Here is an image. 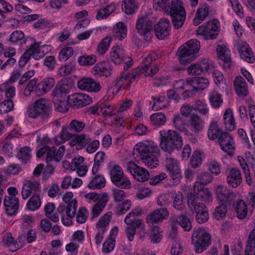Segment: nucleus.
<instances>
[{
	"mask_svg": "<svg viewBox=\"0 0 255 255\" xmlns=\"http://www.w3.org/2000/svg\"><path fill=\"white\" fill-rule=\"evenodd\" d=\"M227 182L229 186L236 188L242 182V178L240 171L235 168L231 169L230 174L227 177Z\"/></svg>",
	"mask_w": 255,
	"mask_h": 255,
	"instance_id": "nucleus-27",
	"label": "nucleus"
},
{
	"mask_svg": "<svg viewBox=\"0 0 255 255\" xmlns=\"http://www.w3.org/2000/svg\"><path fill=\"white\" fill-rule=\"evenodd\" d=\"M41 200L38 195H34L29 198L26 203L27 210L34 212L37 210L41 206Z\"/></svg>",
	"mask_w": 255,
	"mask_h": 255,
	"instance_id": "nucleus-40",
	"label": "nucleus"
},
{
	"mask_svg": "<svg viewBox=\"0 0 255 255\" xmlns=\"http://www.w3.org/2000/svg\"><path fill=\"white\" fill-rule=\"evenodd\" d=\"M34 51L33 59L38 60L52 50L49 45H40L39 43H35L31 45Z\"/></svg>",
	"mask_w": 255,
	"mask_h": 255,
	"instance_id": "nucleus-25",
	"label": "nucleus"
},
{
	"mask_svg": "<svg viewBox=\"0 0 255 255\" xmlns=\"http://www.w3.org/2000/svg\"><path fill=\"white\" fill-rule=\"evenodd\" d=\"M234 89L236 94L242 97H246L248 93L247 84L242 77H237L234 83Z\"/></svg>",
	"mask_w": 255,
	"mask_h": 255,
	"instance_id": "nucleus-30",
	"label": "nucleus"
},
{
	"mask_svg": "<svg viewBox=\"0 0 255 255\" xmlns=\"http://www.w3.org/2000/svg\"><path fill=\"white\" fill-rule=\"evenodd\" d=\"M169 212L165 208H160L155 210L148 215L146 218L147 223L150 226H153L169 216Z\"/></svg>",
	"mask_w": 255,
	"mask_h": 255,
	"instance_id": "nucleus-18",
	"label": "nucleus"
},
{
	"mask_svg": "<svg viewBox=\"0 0 255 255\" xmlns=\"http://www.w3.org/2000/svg\"><path fill=\"white\" fill-rule=\"evenodd\" d=\"M108 201V197L106 193H104L102 198L94 206L92 210V218H95L98 217L102 213L104 208L107 205Z\"/></svg>",
	"mask_w": 255,
	"mask_h": 255,
	"instance_id": "nucleus-32",
	"label": "nucleus"
},
{
	"mask_svg": "<svg viewBox=\"0 0 255 255\" xmlns=\"http://www.w3.org/2000/svg\"><path fill=\"white\" fill-rule=\"evenodd\" d=\"M203 153L199 150L194 151L190 160V164L193 168L199 167L203 162Z\"/></svg>",
	"mask_w": 255,
	"mask_h": 255,
	"instance_id": "nucleus-52",
	"label": "nucleus"
},
{
	"mask_svg": "<svg viewBox=\"0 0 255 255\" xmlns=\"http://www.w3.org/2000/svg\"><path fill=\"white\" fill-rule=\"evenodd\" d=\"M171 25L169 20L167 18H162L155 26V34L158 39H164L169 35Z\"/></svg>",
	"mask_w": 255,
	"mask_h": 255,
	"instance_id": "nucleus-15",
	"label": "nucleus"
},
{
	"mask_svg": "<svg viewBox=\"0 0 255 255\" xmlns=\"http://www.w3.org/2000/svg\"><path fill=\"white\" fill-rule=\"evenodd\" d=\"M112 213L108 212L103 216L96 224L97 228L99 229H105V227L107 226L111 219Z\"/></svg>",
	"mask_w": 255,
	"mask_h": 255,
	"instance_id": "nucleus-61",
	"label": "nucleus"
},
{
	"mask_svg": "<svg viewBox=\"0 0 255 255\" xmlns=\"http://www.w3.org/2000/svg\"><path fill=\"white\" fill-rule=\"evenodd\" d=\"M127 26L124 22H119L114 26L113 30V35L116 38L122 40L127 36Z\"/></svg>",
	"mask_w": 255,
	"mask_h": 255,
	"instance_id": "nucleus-39",
	"label": "nucleus"
},
{
	"mask_svg": "<svg viewBox=\"0 0 255 255\" xmlns=\"http://www.w3.org/2000/svg\"><path fill=\"white\" fill-rule=\"evenodd\" d=\"M64 81L60 80L56 85L53 91V99L54 102V108L56 111L59 112H63L64 105Z\"/></svg>",
	"mask_w": 255,
	"mask_h": 255,
	"instance_id": "nucleus-13",
	"label": "nucleus"
},
{
	"mask_svg": "<svg viewBox=\"0 0 255 255\" xmlns=\"http://www.w3.org/2000/svg\"><path fill=\"white\" fill-rule=\"evenodd\" d=\"M162 238V236L159 232V227L157 226H153L152 230L150 233L149 239L153 243H159Z\"/></svg>",
	"mask_w": 255,
	"mask_h": 255,
	"instance_id": "nucleus-63",
	"label": "nucleus"
},
{
	"mask_svg": "<svg viewBox=\"0 0 255 255\" xmlns=\"http://www.w3.org/2000/svg\"><path fill=\"white\" fill-rule=\"evenodd\" d=\"M217 51L219 58L223 61V67L224 69H230L231 59L230 55L227 53L225 47L218 45L217 47Z\"/></svg>",
	"mask_w": 255,
	"mask_h": 255,
	"instance_id": "nucleus-33",
	"label": "nucleus"
},
{
	"mask_svg": "<svg viewBox=\"0 0 255 255\" xmlns=\"http://www.w3.org/2000/svg\"><path fill=\"white\" fill-rule=\"evenodd\" d=\"M176 222L185 231H190L192 229V225L191 220L185 214H181L177 217Z\"/></svg>",
	"mask_w": 255,
	"mask_h": 255,
	"instance_id": "nucleus-45",
	"label": "nucleus"
},
{
	"mask_svg": "<svg viewBox=\"0 0 255 255\" xmlns=\"http://www.w3.org/2000/svg\"><path fill=\"white\" fill-rule=\"evenodd\" d=\"M133 151L134 154L135 152L139 154L141 159L151 168L156 167L158 165L157 157L159 154V149L157 145L150 143L136 144Z\"/></svg>",
	"mask_w": 255,
	"mask_h": 255,
	"instance_id": "nucleus-2",
	"label": "nucleus"
},
{
	"mask_svg": "<svg viewBox=\"0 0 255 255\" xmlns=\"http://www.w3.org/2000/svg\"><path fill=\"white\" fill-rule=\"evenodd\" d=\"M227 210V205L221 204L215 208L214 216L217 220L223 218L226 216Z\"/></svg>",
	"mask_w": 255,
	"mask_h": 255,
	"instance_id": "nucleus-62",
	"label": "nucleus"
},
{
	"mask_svg": "<svg viewBox=\"0 0 255 255\" xmlns=\"http://www.w3.org/2000/svg\"><path fill=\"white\" fill-rule=\"evenodd\" d=\"M93 100L88 95L76 93L67 97V105L74 109H78L92 103Z\"/></svg>",
	"mask_w": 255,
	"mask_h": 255,
	"instance_id": "nucleus-8",
	"label": "nucleus"
},
{
	"mask_svg": "<svg viewBox=\"0 0 255 255\" xmlns=\"http://www.w3.org/2000/svg\"><path fill=\"white\" fill-rule=\"evenodd\" d=\"M188 123L191 130L195 133H198L204 128V121L196 114H193L190 117Z\"/></svg>",
	"mask_w": 255,
	"mask_h": 255,
	"instance_id": "nucleus-26",
	"label": "nucleus"
},
{
	"mask_svg": "<svg viewBox=\"0 0 255 255\" xmlns=\"http://www.w3.org/2000/svg\"><path fill=\"white\" fill-rule=\"evenodd\" d=\"M3 205L6 214L9 216L15 214L19 208V200L16 196H6L3 200Z\"/></svg>",
	"mask_w": 255,
	"mask_h": 255,
	"instance_id": "nucleus-20",
	"label": "nucleus"
},
{
	"mask_svg": "<svg viewBox=\"0 0 255 255\" xmlns=\"http://www.w3.org/2000/svg\"><path fill=\"white\" fill-rule=\"evenodd\" d=\"M207 30L205 40L214 39L219 34L220 28L214 24H207Z\"/></svg>",
	"mask_w": 255,
	"mask_h": 255,
	"instance_id": "nucleus-55",
	"label": "nucleus"
},
{
	"mask_svg": "<svg viewBox=\"0 0 255 255\" xmlns=\"http://www.w3.org/2000/svg\"><path fill=\"white\" fill-rule=\"evenodd\" d=\"M209 101L211 106L215 109L219 108L223 103L221 95L215 91L210 94Z\"/></svg>",
	"mask_w": 255,
	"mask_h": 255,
	"instance_id": "nucleus-50",
	"label": "nucleus"
},
{
	"mask_svg": "<svg viewBox=\"0 0 255 255\" xmlns=\"http://www.w3.org/2000/svg\"><path fill=\"white\" fill-rule=\"evenodd\" d=\"M32 93L38 96H41L39 83H37V79L35 78L28 82L23 91V94L25 97L30 96Z\"/></svg>",
	"mask_w": 255,
	"mask_h": 255,
	"instance_id": "nucleus-34",
	"label": "nucleus"
},
{
	"mask_svg": "<svg viewBox=\"0 0 255 255\" xmlns=\"http://www.w3.org/2000/svg\"><path fill=\"white\" fill-rule=\"evenodd\" d=\"M34 51L31 46L20 57L18 64L20 67H24L31 57L33 58Z\"/></svg>",
	"mask_w": 255,
	"mask_h": 255,
	"instance_id": "nucleus-58",
	"label": "nucleus"
},
{
	"mask_svg": "<svg viewBox=\"0 0 255 255\" xmlns=\"http://www.w3.org/2000/svg\"><path fill=\"white\" fill-rule=\"evenodd\" d=\"M224 121L225 128L229 131H233L235 129L236 125L233 111L230 109H227L224 114Z\"/></svg>",
	"mask_w": 255,
	"mask_h": 255,
	"instance_id": "nucleus-36",
	"label": "nucleus"
},
{
	"mask_svg": "<svg viewBox=\"0 0 255 255\" xmlns=\"http://www.w3.org/2000/svg\"><path fill=\"white\" fill-rule=\"evenodd\" d=\"M39 184L30 181H25L21 190V196L23 199H27L32 193L38 191Z\"/></svg>",
	"mask_w": 255,
	"mask_h": 255,
	"instance_id": "nucleus-29",
	"label": "nucleus"
},
{
	"mask_svg": "<svg viewBox=\"0 0 255 255\" xmlns=\"http://www.w3.org/2000/svg\"><path fill=\"white\" fill-rule=\"evenodd\" d=\"M222 129L219 128L216 122H212L210 126L208 131V136L211 140L219 138L220 134L223 133Z\"/></svg>",
	"mask_w": 255,
	"mask_h": 255,
	"instance_id": "nucleus-48",
	"label": "nucleus"
},
{
	"mask_svg": "<svg viewBox=\"0 0 255 255\" xmlns=\"http://www.w3.org/2000/svg\"><path fill=\"white\" fill-rule=\"evenodd\" d=\"M218 141L221 149L227 152L229 155H233L234 153L235 143L232 135L224 131L222 133Z\"/></svg>",
	"mask_w": 255,
	"mask_h": 255,
	"instance_id": "nucleus-11",
	"label": "nucleus"
},
{
	"mask_svg": "<svg viewBox=\"0 0 255 255\" xmlns=\"http://www.w3.org/2000/svg\"><path fill=\"white\" fill-rule=\"evenodd\" d=\"M85 124L77 120H73L66 127H65V133H73L81 131L85 128Z\"/></svg>",
	"mask_w": 255,
	"mask_h": 255,
	"instance_id": "nucleus-35",
	"label": "nucleus"
},
{
	"mask_svg": "<svg viewBox=\"0 0 255 255\" xmlns=\"http://www.w3.org/2000/svg\"><path fill=\"white\" fill-rule=\"evenodd\" d=\"M110 177L113 183L122 189H129L131 185L129 180L124 175L122 168L114 165L110 170Z\"/></svg>",
	"mask_w": 255,
	"mask_h": 255,
	"instance_id": "nucleus-7",
	"label": "nucleus"
},
{
	"mask_svg": "<svg viewBox=\"0 0 255 255\" xmlns=\"http://www.w3.org/2000/svg\"><path fill=\"white\" fill-rule=\"evenodd\" d=\"M77 86L80 90L90 92H98L101 89L100 83L90 77L82 78L77 82Z\"/></svg>",
	"mask_w": 255,
	"mask_h": 255,
	"instance_id": "nucleus-17",
	"label": "nucleus"
},
{
	"mask_svg": "<svg viewBox=\"0 0 255 255\" xmlns=\"http://www.w3.org/2000/svg\"><path fill=\"white\" fill-rule=\"evenodd\" d=\"M78 61L81 66H90L96 63V57L94 55H84L79 57Z\"/></svg>",
	"mask_w": 255,
	"mask_h": 255,
	"instance_id": "nucleus-54",
	"label": "nucleus"
},
{
	"mask_svg": "<svg viewBox=\"0 0 255 255\" xmlns=\"http://www.w3.org/2000/svg\"><path fill=\"white\" fill-rule=\"evenodd\" d=\"M191 239L194 250L197 254H201L206 250L211 243V235L201 229L194 231Z\"/></svg>",
	"mask_w": 255,
	"mask_h": 255,
	"instance_id": "nucleus-5",
	"label": "nucleus"
},
{
	"mask_svg": "<svg viewBox=\"0 0 255 255\" xmlns=\"http://www.w3.org/2000/svg\"><path fill=\"white\" fill-rule=\"evenodd\" d=\"M55 207L53 203H48L44 206L45 216L54 222L59 221L58 214L55 212Z\"/></svg>",
	"mask_w": 255,
	"mask_h": 255,
	"instance_id": "nucleus-43",
	"label": "nucleus"
},
{
	"mask_svg": "<svg viewBox=\"0 0 255 255\" xmlns=\"http://www.w3.org/2000/svg\"><path fill=\"white\" fill-rule=\"evenodd\" d=\"M198 181L195 185H205L212 182L213 178L211 174L207 171L201 172L197 175Z\"/></svg>",
	"mask_w": 255,
	"mask_h": 255,
	"instance_id": "nucleus-51",
	"label": "nucleus"
},
{
	"mask_svg": "<svg viewBox=\"0 0 255 255\" xmlns=\"http://www.w3.org/2000/svg\"><path fill=\"white\" fill-rule=\"evenodd\" d=\"M112 68L109 61H102L97 63L93 68V72L95 75L108 77L112 74Z\"/></svg>",
	"mask_w": 255,
	"mask_h": 255,
	"instance_id": "nucleus-23",
	"label": "nucleus"
},
{
	"mask_svg": "<svg viewBox=\"0 0 255 255\" xmlns=\"http://www.w3.org/2000/svg\"><path fill=\"white\" fill-rule=\"evenodd\" d=\"M55 85V80L52 78H46L39 83L41 96L48 92Z\"/></svg>",
	"mask_w": 255,
	"mask_h": 255,
	"instance_id": "nucleus-47",
	"label": "nucleus"
},
{
	"mask_svg": "<svg viewBox=\"0 0 255 255\" xmlns=\"http://www.w3.org/2000/svg\"><path fill=\"white\" fill-rule=\"evenodd\" d=\"M133 176L134 178L139 182L147 181L149 178L148 171L146 169L140 167L133 174Z\"/></svg>",
	"mask_w": 255,
	"mask_h": 255,
	"instance_id": "nucleus-57",
	"label": "nucleus"
},
{
	"mask_svg": "<svg viewBox=\"0 0 255 255\" xmlns=\"http://www.w3.org/2000/svg\"><path fill=\"white\" fill-rule=\"evenodd\" d=\"M123 49L117 45L113 47L112 51L110 53L111 61L116 64H120L122 62H124L125 65L124 69H128L131 66L132 59L124 55Z\"/></svg>",
	"mask_w": 255,
	"mask_h": 255,
	"instance_id": "nucleus-10",
	"label": "nucleus"
},
{
	"mask_svg": "<svg viewBox=\"0 0 255 255\" xmlns=\"http://www.w3.org/2000/svg\"><path fill=\"white\" fill-rule=\"evenodd\" d=\"M51 111L52 107L48 101L45 98H40L34 102L33 108L27 111V115L33 119L41 117L45 119L49 117Z\"/></svg>",
	"mask_w": 255,
	"mask_h": 255,
	"instance_id": "nucleus-6",
	"label": "nucleus"
},
{
	"mask_svg": "<svg viewBox=\"0 0 255 255\" xmlns=\"http://www.w3.org/2000/svg\"><path fill=\"white\" fill-rule=\"evenodd\" d=\"M200 48V41L196 39L190 40L181 45L176 53L180 63L186 65L194 60Z\"/></svg>",
	"mask_w": 255,
	"mask_h": 255,
	"instance_id": "nucleus-4",
	"label": "nucleus"
},
{
	"mask_svg": "<svg viewBox=\"0 0 255 255\" xmlns=\"http://www.w3.org/2000/svg\"><path fill=\"white\" fill-rule=\"evenodd\" d=\"M23 241L21 236L19 237L18 241H14L11 234L6 233L3 237L2 243L3 245L8 248L10 251L14 252L23 246Z\"/></svg>",
	"mask_w": 255,
	"mask_h": 255,
	"instance_id": "nucleus-21",
	"label": "nucleus"
},
{
	"mask_svg": "<svg viewBox=\"0 0 255 255\" xmlns=\"http://www.w3.org/2000/svg\"><path fill=\"white\" fill-rule=\"evenodd\" d=\"M65 204L66 205H65V210L67 216L70 218H74L76 213L77 201L75 199H72L71 201L68 200V201L65 202Z\"/></svg>",
	"mask_w": 255,
	"mask_h": 255,
	"instance_id": "nucleus-44",
	"label": "nucleus"
},
{
	"mask_svg": "<svg viewBox=\"0 0 255 255\" xmlns=\"http://www.w3.org/2000/svg\"><path fill=\"white\" fill-rule=\"evenodd\" d=\"M69 145L73 147L76 145V149L80 150L85 147L91 141V138L85 134H76L73 133H65V141L68 140Z\"/></svg>",
	"mask_w": 255,
	"mask_h": 255,
	"instance_id": "nucleus-9",
	"label": "nucleus"
},
{
	"mask_svg": "<svg viewBox=\"0 0 255 255\" xmlns=\"http://www.w3.org/2000/svg\"><path fill=\"white\" fill-rule=\"evenodd\" d=\"M166 167L173 180L177 181L180 180L181 174L179 164L176 160L172 158H167Z\"/></svg>",
	"mask_w": 255,
	"mask_h": 255,
	"instance_id": "nucleus-22",
	"label": "nucleus"
},
{
	"mask_svg": "<svg viewBox=\"0 0 255 255\" xmlns=\"http://www.w3.org/2000/svg\"><path fill=\"white\" fill-rule=\"evenodd\" d=\"M209 10V6L206 3L199 7L196 13V17L193 19L194 24L197 26L200 24L208 15Z\"/></svg>",
	"mask_w": 255,
	"mask_h": 255,
	"instance_id": "nucleus-37",
	"label": "nucleus"
},
{
	"mask_svg": "<svg viewBox=\"0 0 255 255\" xmlns=\"http://www.w3.org/2000/svg\"><path fill=\"white\" fill-rule=\"evenodd\" d=\"M13 108V101L7 99L0 103V113L3 114L10 112Z\"/></svg>",
	"mask_w": 255,
	"mask_h": 255,
	"instance_id": "nucleus-64",
	"label": "nucleus"
},
{
	"mask_svg": "<svg viewBox=\"0 0 255 255\" xmlns=\"http://www.w3.org/2000/svg\"><path fill=\"white\" fill-rule=\"evenodd\" d=\"M135 0H124L122 3V10L127 14H132L138 8Z\"/></svg>",
	"mask_w": 255,
	"mask_h": 255,
	"instance_id": "nucleus-42",
	"label": "nucleus"
},
{
	"mask_svg": "<svg viewBox=\"0 0 255 255\" xmlns=\"http://www.w3.org/2000/svg\"><path fill=\"white\" fill-rule=\"evenodd\" d=\"M174 127L178 130L185 132L187 131L185 121L179 115H175L173 118Z\"/></svg>",
	"mask_w": 255,
	"mask_h": 255,
	"instance_id": "nucleus-60",
	"label": "nucleus"
},
{
	"mask_svg": "<svg viewBox=\"0 0 255 255\" xmlns=\"http://www.w3.org/2000/svg\"><path fill=\"white\" fill-rule=\"evenodd\" d=\"M160 147L164 151L171 153L175 149L179 150L183 146L182 136L176 131L168 130L160 132Z\"/></svg>",
	"mask_w": 255,
	"mask_h": 255,
	"instance_id": "nucleus-3",
	"label": "nucleus"
},
{
	"mask_svg": "<svg viewBox=\"0 0 255 255\" xmlns=\"http://www.w3.org/2000/svg\"><path fill=\"white\" fill-rule=\"evenodd\" d=\"M194 192L197 195V197L200 198L202 201L209 203L212 201V197L211 193L208 188L204 185H194Z\"/></svg>",
	"mask_w": 255,
	"mask_h": 255,
	"instance_id": "nucleus-28",
	"label": "nucleus"
},
{
	"mask_svg": "<svg viewBox=\"0 0 255 255\" xmlns=\"http://www.w3.org/2000/svg\"><path fill=\"white\" fill-rule=\"evenodd\" d=\"M134 225L137 229H139L137 232H136L137 235L138 236L139 239L141 241H143L147 233L143 220L141 219L135 220Z\"/></svg>",
	"mask_w": 255,
	"mask_h": 255,
	"instance_id": "nucleus-59",
	"label": "nucleus"
},
{
	"mask_svg": "<svg viewBox=\"0 0 255 255\" xmlns=\"http://www.w3.org/2000/svg\"><path fill=\"white\" fill-rule=\"evenodd\" d=\"M210 67L208 60H204L200 63L192 64L187 69L189 74L199 75L202 73L207 72Z\"/></svg>",
	"mask_w": 255,
	"mask_h": 255,
	"instance_id": "nucleus-24",
	"label": "nucleus"
},
{
	"mask_svg": "<svg viewBox=\"0 0 255 255\" xmlns=\"http://www.w3.org/2000/svg\"><path fill=\"white\" fill-rule=\"evenodd\" d=\"M112 40V38L110 36H107L102 39L99 44L97 51L100 55H103L107 51L108 47Z\"/></svg>",
	"mask_w": 255,
	"mask_h": 255,
	"instance_id": "nucleus-53",
	"label": "nucleus"
},
{
	"mask_svg": "<svg viewBox=\"0 0 255 255\" xmlns=\"http://www.w3.org/2000/svg\"><path fill=\"white\" fill-rule=\"evenodd\" d=\"M194 87L192 78H187L186 82L183 80H180L175 85V89L176 90H184L182 93L184 98H188L196 94L197 91L194 89Z\"/></svg>",
	"mask_w": 255,
	"mask_h": 255,
	"instance_id": "nucleus-12",
	"label": "nucleus"
},
{
	"mask_svg": "<svg viewBox=\"0 0 255 255\" xmlns=\"http://www.w3.org/2000/svg\"><path fill=\"white\" fill-rule=\"evenodd\" d=\"M193 79V84L194 89L197 91H202L206 89L209 85V81L207 79L200 77H194Z\"/></svg>",
	"mask_w": 255,
	"mask_h": 255,
	"instance_id": "nucleus-49",
	"label": "nucleus"
},
{
	"mask_svg": "<svg viewBox=\"0 0 255 255\" xmlns=\"http://www.w3.org/2000/svg\"><path fill=\"white\" fill-rule=\"evenodd\" d=\"M9 41L13 44L21 45L26 43V38L21 31L15 30L10 34Z\"/></svg>",
	"mask_w": 255,
	"mask_h": 255,
	"instance_id": "nucleus-46",
	"label": "nucleus"
},
{
	"mask_svg": "<svg viewBox=\"0 0 255 255\" xmlns=\"http://www.w3.org/2000/svg\"><path fill=\"white\" fill-rule=\"evenodd\" d=\"M237 49L241 57L249 63H253L255 60V56L249 45L245 41L239 40L237 43Z\"/></svg>",
	"mask_w": 255,
	"mask_h": 255,
	"instance_id": "nucleus-19",
	"label": "nucleus"
},
{
	"mask_svg": "<svg viewBox=\"0 0 255 255\" xmlns=\"http://www.w3.org/2000/svg\"><path fill=\"white\" fill-rule=\"evenodd\" d=\"M106 185V179L101 174L95 175L88 186L90 189H101Z\"/></svg>",
	"mask_w": 255,
	"mask_h": 255,
	"instance_id": "nucleus-38",
	"label": "nucleus"
},
{
	"mask_svg": "<svg viewBox=\"0 0 255 255\" xmlns=\"http://www.w3.org/2000/svg\"><path fill=\"white\" fill-rule=\"evenodd\" d=\"M150 119L151 123L157 126L163 125L166 121V117L162 113H154L151 115Z\"/></svg>",
	"mask_w": 255,
	"mask_h": 255,
	"instance_id": "nucleus-56",
	"label": "nucleus"
},
{
	"mask_svg": "<svg viewBox=\"0 0 255 255\" xmlns=\"http://www.w3.org/2000/svg\"><path fill=\"white\" fill-rule=\"evenodd\" d=\"M50 141V139L47 136L41 137L40 134L37 133L36 142L38 147L40 148L36 152V156L38 158H40L46 153V161L47 163L52 160L58 161L64 155V145H61L59 147L58 151L55 153V147L49 148L47 145Z\"/></svg>",
	"mask_w": 255,
	"mask_h": 255,
	"instance_id": "nucleus-1",
	"label": "nucleus"
},
{
	"mask_svg": "<svg viewBox=\"0 0 255 255\" xmlns=\"http://www.w3.org/2000/svg\"><path fill=\"white\" fill-rule=\"evenodd\" d=\"M235 211L237 217L240 219L245 218L248 210L246 203L242 199H238L235 204Z\"/></svg>",
	"mask_w": 255,
	"mask_h": 255,
	"instance_id": "nucleus-41",
	"label": "nucleus"
},
{
	"mask_svg": "<svg viewBox=\"0 0 255 255\" xmlns=\"http://www.w3.org/2000/svg\"><path fill=\"white\" fill-rule=\"evenodd\" d=\"M216 193L217 198L221 204H231L236 198V195L230 192L227 188L221 185L217 187Z\"/></svg>",
	"mask_w": 255,
	"mask_h": 255,
	"instance_id": "nucleus-16",
	"label": "nucleus"
},
{
	"mask_svg": "<svg viewBox=\"0 0 255 255\" xmlns=\"http://www.w3.org/2000/svg\"><path fill=\"white\" fill-rule=\"evenodd\" d=\"M156 57L155 54L152 53L149 54L144 59L140 72L141 74H144L145 76H152L158 71L159 69L157 66L151 65L153 61L156 60Z\"/></svg>",
	"mask_w": 255,
	"mask_h": 255,
	"instance_id": "nucleus-14",
	"label": "nucleus"
},
{
	"mask_svg": "<svg viewBox=\"0 0 255 255\" xmlns=\"http://www.w3.org/2000/svg\"><path fill=\"white\" fill-rule=\"evenodd\" d=\"M156 20L157 19L153 16L141 17L137 20L136 23V29H139L140 30V32H142L143 31L141 30V25L143 24L144 21H145L146 24V29L148 31L149 35H150V32L153 30V27L155 28V26L156 24Z\"/></svg>",
	"mask_w": 255,
	"mask_h": 255,
	"instance_id": "nucleus-31",
	"label": "nucleus"
}]
</instances>
